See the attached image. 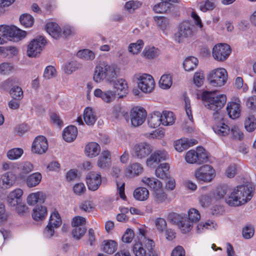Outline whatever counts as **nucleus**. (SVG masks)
Segmentation results:
<instances>
[{
	"label": "nucleus",
	"mask_w": 256,
	"mask_h": 256,
	"mask_svg": "<svg viewBox=\"0 0 256 256\" xmlns=\"http://www.w3.org/2000/svg\"><path fill=\"white\" fill-rule=\"evenodd\" d=\"M96 82L105 80L116 88L124 92L126 90V82L122 78L116 79V74L114 66L108 64L106 62H100L96 66L93 77Z\"/></svg>",
	"instance_id": "1"
},
{
	"label": "nucleus",
	"mask_w": 256,
	"mask_h": 256,
	"mask_svg": "<svg viewBox=\"0 0 256 256\" xmlns=\"http://www.w3.org/2000/svg\"><path fill=\"white\" fill-rule=\"evenodd\" d=\"M252 188L248 185L241 184L230 190L225 197V202L230 206H238L250 201L253 196Z\"/></svg>",
	"instance_id": "2"
},
{
	"label": "nucleus",
	"mask_w": 256,
	"mask_h": 256,
	"mask_svg": "<svg viewBox=\"0 0 256 256\" xmlns=\"http://www.w3.org/2000/svg\"><path fill=\"white\" fill-rule=\"evenodd\" d=\"M202 99L204 106L214 112V118L219 114L220 111L226 104L227 98L224 94H217L214 91H205L202 94Z\"/></svg>",
	"instance_id": "3"
},
{
	"label": "nucleus",
	"mask_w": 256,
	"mask_h": 256,
	"mask_svg": "<svg viewBox=\"0 0 256 256\" xmlns=\"http://www.w3.org/2000/svg\"><path fill=\"white\" fill-rule=\"evenodd\" d=\"M140 232L143 236V244L136 242L132 246V251L135 256H157L154 250L155 244L153 240L144 236V230H140Z\"/></svg>",
	"instance_id": "4"
},
{
	"label": "nucleus",
	"mask_w": 256,
	"mask_h": 256,
	"mask_svg": "<svg viewBox=\"0 0 256 256\" xmlns=\"http://www.w3.org/2000/svg\"><path fill=\"white\" fill-rule=\"evenodd\" d=\"M26 32L15 26H0V44L8 40L17 42L25 37Z\"/></svg>",
	"instance_id": "5"
},
{
	"label": "nucleus",
	"mask_w": 256,
	"mask_h": 256,
	"mask_svg": "<svg viewBox=\"0 0 256 256\" xmlns=\"http://www.w3.org/2000/svg\"><path fill=\"white\" fill-rule=\"evenodd\" d=\"M114 90H108L105 92H103L100 88H96L94 91V95L97 98H100L103 102L106 103H111L114 100L116 96H118V98H122L125 97L128 92V87L126 84V92H122L118 88H116L114 86Z\"/></svg>",
	"instance_id": "6"
},
{
	"label": "nucleus",
	"mask_w": 256,
	"mask_h": 256,
	"mask_svg": "<svg viewBox=\"0 0 256 256\" xmlns=\"http://www.w3.org/2000/svg\"><path fill=\"white\" fill-rule=\"evenodd\" d=\"M195 33V26L191 22H183L180 24L178 31L175 34V40L178 43H180L182 42L184 39L192 37Z\"/></svg>",
	"instance_id": "7"
},
{
	"label": "nucleus",
	"mask_w": 256,
	"mask_h": 256,
	"mask_svg": "<svg viewBox=\"0 0 256 256\" xmlns=\"http://www.w3.org/2000/svg\"><path fill=\"white\" fill-rule=\"evenodd\" d=\"M168 219L177 226L183 234H186L192 230V222H188L186 214L172 212L168 214Z\"/></svg>",
	"instance_id": "8"
},
{
	"label": "nucleus",
	"mask_w": 256,
	"mask_h": 256,
	"mask_svg": "<svg viewBox=\"0 0 256 256\" xmlns=\"http://www.w3.org/2000/svg\"><path fill=\"white\" fill-rule=\"evenodd\" d=\"M210 84L214 86H222L226 82L228 73L224 68H218L212 70L208 76Z\"/></svg>",
	"instance_id": "9"
},
{
	"label": "nucleus",
	"mask_w": 256,
	"mask_h": 256,
	"mask_svg": "<svg viewBox=\"0 0 256 256\" xmlns=\"http://www.w3.org/2000/svg\"><path fill=\"white\" fill-rule=\"evenodd\" d=\"M185 159L190 164H200L208 160V155L204 148L198 146L196 150H190L188 152Z\"/></svg>",
	"instance_id": "10"
},
{
	"label": "nucleus",
	"mask_w": 256,
	"mask_h": 256,
	"mask_svg": "<svg viewBox=\"0 0 256 256\" xmlns=\"http://www.w3.org/2000/svg\"><path fill=\"white\" fill-rule=\"evenodd\" d=\"M194 176L198 180L210 182L215 176V170L210 165H203L196 170Z\"/></svg>",
	"instance_id": "11"
},
{
	"label": "nucleus",
	"mask_w": 256,
	"mask_h": 256,
	"mask_svg": "<svg viewBox=\"0 0 256 256\" xmlns=\"http://www.w3.org/2000/svg\"><path fill=\"white\" fill-rule=\"evenodd\" d=\"M46 40L43 36L32 40L28 46L27 55L29 57H36L46 45Z\"/></svg>",
	"instance_id": "12"
},
{
	"label": "nucleus",
	"mask_w": 256,
	"mask_h": 256,
	"mask_svg": "<svg viewBox=\"0 0 256 256\" xmlns=\"http://www.w3.org/2000/svg\"><path fill=\"white\" fill-rule=\"evenodd\" d=\"M136 79L138 80V88L145 93H149L154 89L155 82L152 76L148 74H143L138 75Z\"/></svg>",
	"instance_id": "13"
},
{
	"label": "nucleus",
	"mask_w": 256,
	"mask_h": 256,
	"mask_svg": "<svg viewBox=\"0 0 256 256\" xmlns=\"http://www.w3.org/2000/svg\"><path fill=\"white\" fill-rule=\"evenodd\" d=\"M231 53L230 46L226 44H216L212 49V56L214 60L224 62L228 58Z\"/></svg>",
	"instance_id": "14"
},
{
	"label": "nucleus",
	"mask_w": 256,
	"mask_h": 256,
	"mask_svg": "<svg viewBox=\"0 0 256 256\" xmlns=\"http://www.w3.org/2000/svg\"><path fill=\"white\" fill-rule=\"evenodd\" d=\"M146 115V112L144 108H133L130 112L132 124L135 127L142 125L145 121Z\"/></svg>",
	"instance_id": "15"
},
{
	"label": "nucleus",
	"mask_w": 256,
	"mask_h": 256,
	"mask_svg": "<svg viewBox=\"0 0 256 256\" xmlns=\"http://www.w3.org/2000/svg\"><path fill=\"white\" fill-rule=\"evenodd\" d=\"M152 151L151 146L146 142L136 144L132 148L133 154L138 158H143L148 156Z\"/></svg>",
	"instance_id": "16"
},
{
	"label": "nucleus",
	"mask_w": 256,
	"mask_h": 256,
	"mask_svg": "<svg viewBox=\"0 0 256 256\" xmlns=\"http://www.w3.org/2000/svg\"><path fill=\"white\" fill-rule=\"evenodd\" d=\"M169 158L168 152L165 150H158L152 153L146 160V164L150 168H154L160 162Z\"/></svg>",
	"instance_id": "17"
},
{
	"label": "nucleus",
	"mask_w": 256,
	"mask_h": 256,
	"mask_svg": "<svg viewBox=\"0 0 256 256\" xmlns=\"http://www.w3.org/2000/svg\"><path fill=\"white\" fill-rule=\"evenodd\" d=\"M86 184L90 190L95 191L102 183V178L100 174L94 172H90L86 176Z\"/></svg>",
	"instance_id": "18"
},
{
	"label": "nucleus",
	"mask_w": 256,
	"mask_h": 256,
	"mask_svg": "<svg viewBox=\"0 0 256 256\" xmlns=\"http://www.w3.org/2000/svg\"><path fill=\"white\" fill-rule=\"evenodd\" d=\"M226 108L229 117L232 119L235 120L240 116L242 110L238 99L228 102Z\"/></svg>",
	"instance_id": "19"
},
{
	"label": "nucleus",
	"mask_w": 256,
	"mask_h": 256,
	"mask_svg": "<svg viewBox=\"0 0 256 256\" xmlns=\"http://www.w3.org/2000/svg\"><path fill=\"white\" fill-rule=\"evenodd\" d=\"M48 143L46 138L42 136H37L32 146V151L38 154H42L46 151Z\"/></svg>",
	"instance_id": "20"
},
{
	"label": "nucleus",
	"mask_w": 256,
	"mask_h": 256,
	"mask_svg": "<svg viewBox=\"0 0 256 256\" xmlns=\"http://www.w3.org/2000/svg\"><path fill=\"white\" fill-rule=\"evenodd\" d=\"M23 191L17 188L10 192L7 196V202L10 206H15L16 204L22 201Z\"/></svg>",
	"instance_id": "21"
},
{
	"label": "nucleus",
	"mask_w": 256,
	"mask_h": 256,
	"mask_svg": "<svg viewBox=\"0 0 256 256\" xmlns=\"http://www.w3.org/2000/svg\"><path fill=\"white\" fill-rule=\"evenodd\" d=\"M46 29L48 33L53 38L58 39L62 36V30L56 22H50L46 24Z\"/></svg>",
	"instance_id": "22"
},
{
	"label": "nucleus",
	"mask_w": 256,
	"mask_h": 256,
	"mask_svg": "<svg viewBox=\"0 0 256 256\" xmlns=\"http://www.w3.org/2000/svg\"><path fill=\"white\" fill-rule=\"evenodd\" d=\"M100 150V146L96 142H90L88 144L85 146L86 154L90 158L97 156Z\"/></svg>",
	"instance_id": "23"
},
{
	"label": "nucleus",
	"mask_w": 256,
	"mask_h": 256,
	"mask_svg": "<svg viewBox=\"0 0 256 256\" xmlns=\"http://www.w3.org/2000/svg\"><path fill=\"white\" fill-rule=\"evenodd\" d=\"M77 134V128L74 126H70L64 130L62 137L65 141L72 142L76 138Z\"/></svg>",
	"instance_id": "24"
},
{
	"label": "nucleus",
	"mask_w": 256,
	"mask_h": 256,
	"mask_svg": "<svg viewBox=\"0 0 256 256\" xmlns=\"http://www.w3.org/2000/svg\"><path fill=\"white\" fill-rule=\"evenodd\" d=\"M47 214V209L44 206L37 204L33 210L32 216L35 220H42Z\"/></svg>",
	"instance_id": "25"
},
{
	"label": "nucleus",
	"mask_w": 256,
	"mask_h": 256,
	"mask_svg": "<svg viewBox=\"0 0 256 256\" xmlns=\"http://www.w3.org/2000/svg\"><path fill=\"white\" fill-rule=\"evenodd\" d=\"M15 178L11 172H6L2 175L0 180V185L2 188L6 189L14 184Z\"/></svg>",
	"instance_id": "26"
},
{
	"label": "nucleus",
	"mask_w": 256,
	"mask_h": 256,
	"mask_svg": "<svg viewBox=\"0 0 256 256\" xmlns=\"http://www.w3.org/2000/svg\"><path fill=\"white\" fill-rule=\"evenodd\" d=\"M44 200L43 193L38 192L29 194L27 198V202L30 205H34L36 204H40L44 202Z\"/></svg>",
	"instance_id": "27"
},
{
	"label": "nucleus",
	"mask_w": 256,
	"mask_h": 256,
	"mask_svg": "<svg viewBox=\"0 0 256 256\" xmlns=\"http://www.w3.org/2000/svg\"><path fill=\"white\" fill-rule=\"evenodd\" d=\"M110 164V154L108 150L102 152L98 161V166L99 168L104 169L108 168Z\"/></svg>",
	"instance_id": "28"
},
{
	"label": "nucleus",
	"mask_w": 256,
	"mask_h": 256,
	"mask_svg": "<svg viewBox=\"0 0 256 256\" xmlns=\"http://www.w3.org/2000/svg\"><path fill=\"white\" fill-rule=\"evenodd\" d=\"M142 181L144 184L148 186L154 192L160 190L162 187V182L154 178L144 177Z\"/></svg>",
	"instance_id": "29"
},
{
	"label": "nucleus",
	"mask_w": 256,
	"mask_h": 256,
	"mask_svg": "<svg viewBox=\"0 0 256 256\" xmlns=\"http://www.w3.org/2000/svg\"><path fill=\"white\" fill-rule=\"evenodd\" d=\"M42 176L38 172L29 175L26 178V182L28 188H33L38 186L41 182Z\"/></svg>",
	"instance_id": "30"
},
{
	"label": "nucleus",
	"mask_w": 256,
	"mask_h": 256,
	"mask_svg": "<svg viewBox=\"0 0 256 256\" xmlns=\"http://www.w3.org/2000/svg\"><path fill=\"white\" fill-rule=\"evenodd\" d=\"M143 168L139 163H134L128 166L126 170V174L128 176H133L140 174L142 172Z\"/></svg>",
	"instance_id": "31"
},
{
	"label": "nucleus",
	"mask_w": 256,
	"mask_h": 256,
	"mask_svg": "<svg viewBox=\"0 0 256 256\" xmlns=\"http://www.w3.org/2000/svg\"><path fill=\"white\" fill-rule=\"evenodd\" d=\"M170 165L168 163H162L156 168L155 174L158 178L162 179L168 178V171Z\"/></svg>",
	"instance_id": "32"
},
{
	"label": "nucleus",
	"mask_w": 256,
	"mask_h": 256,
	"mask_svg": "<svg viewBox=\"0 0 256 256\" xmlns=\"http://www.w3.org/2000/svg\"><path fill=\"white\" fill-rule=\"evenodd\" d=\"M230 192L229 186L226 184L219 186L217 187L214 194V198L216 200H218L228 196Z\"/></svg>",
	"instance_id": "33"
},
{
	"label": "nucleus",
	"mask_w": 256,
	"mask_h": 256,
	"mask_svg": "<svg viewBox=\"0 0 256 256\" xmlns=\"http://www.w3.org/2000/svg\"><path fill=\"white\" fill-rule=\"evenodd\" d=\"M161 124H162L161 114L159 112H154L150 117L148 118V124L151 128H157Z\"/></svg>",
	"instance_id": "34"
},
{
	"label": "nucleus",
	"mask_w": 256,
	"mask_h": 256,
	"mask_svg": "<svg viewBox=\"0 0 256 256\" xmlns=\"http://www.w3.org/2000/svg\"><path fill=\"white\" fill-rule=\"evenodd\" d=\"M133 195L136 200L142 201L148 198L149 192L146 188L140 187L134 190Z\"/></svg>",
	"instance_id": "35"
},
{
	"label": "nucleus",
	"mask_w": 256,
	"mask_h": 256,
	"mask_svg": "<svg viewBox=\"0 0 256 256\" xmlns=\"http://www.w3.org/2000/svg\"><path fill=\"white\" fill-rule=\"evenodd\" d=\"M84 120L86 124L88 126H92L95 123L96 118L92 108H87L84 110Z\"/></svg>",
	"instance_id": "36"
},
{
	"label": "nucleus",
	"mask_w": 256,
	"mask_h": 256,
	"mask_svg": "<svg viewBox=\"0 0 256 256\" xmlns=\"http://www.w3.org/2000/svg\"><path fill=\"white\" fill-rule=\"evenodd\" d=\"M103 250L108 254L114 253L117 250V242L113 240H106L103 242Z\"/></svg>",
	"instance_id": "37"
},
{
	"label": "nucleus",
	"mask_w": 256,
	"mask_h": 256,
	"mask_svg": "<svg viewBox=\"0 0 256 256\" xmlns=\"http://www.w3.org/2000/svg\"><path fill=\"white\" fill-rule=\"evenodd\" d=\"M244 128L248 132H252L256 129V118L253 115H249L244 122Z\"/></svg>",
	"instance_id": "38"
},
{
	"label": "nucleus",
	"mask_w": 256,
	"mask_h": 256,
	"mask_svg": "<svg viewBox=\"0 0 256 256\" xmlns=\"http://www.w3.org/2000/svg\"><path fill=\"white\" fill-rule=\"evenodd\" d=\"M212 128L215 133L221 136H226L228 135L230 132L229 126L224 123L218 124L214 126Z\"/></svg>",
	"instance_id": "39"
},
{
	"label": "nucleus",
	"mask_w": 256,
	"mask_h": 256,
	"mask_svg": "<svg viewBox=\"0 0 256 256\" xmlns=\"http://www.w3.org/2000/svg\"><path fill=\"white\" fill-rule=\"evenodd\" d=\"M198 62V60L194 56L187 58L183 63L184 68L186 71L192 70L196 68Z\"/></svg>",
	"instance_id": "40"
},
{
	"label": "nucleus",
	"mask_w": 256,
	"mask_h": 256,
	"mask_svg": "<svg viewBox=\"0 0 256 256\" xmlns=\"http://www.w3.org/2000/svg\"><path fill=\"white\" fill-rule=\"evenodd\" d=\"M162 124L164 126L172 124L175 120L174 114L172 112L164 111L161 114Z\"/></svg>",
	"instance_id": "41"
},
{
	"label": "nucleus",
	"mask_w": 256,
	"mask_h": 256,
	"mask_svg": "<svg viewBox=\"0 0 256 256\" xmlns=\"http://www.w3.org/2000/svg\"><path fill=\"white\" fill-rule=\"evenodd\" d=\"M76 56L85 60H92L95 58L96 54L91 50L84 49L78 50Z\"/></svg>",
	"instance_id": "42"
},
{
	"label": "nucleus",
	"mask_w": 256,
	"mask_h": 256,
	"mask_svg": "<svg viewBox=\"0 0 256 256\" xmlns=\"http://www.w3.org/2000/svg\"><path fill=\"white\" fill-rule=\"evenodd\" d=\"M144 56L148 59H153L160 54V50L155 47H146L143 51Z\"/></svg>",
	"instance_id": "43"
},
{
	"label": "nucleus",
	"mask_w": 256,
	"mask_h": 256,
	"mask_svg": "<svg viewBox=\"0 0 256 256\" xmlns=\"http://www.w3.org/2000/svg\"><path fill=\"white\" fill-rule=\"evenodd\" d=\"M62 223V219L59 214L58 212H55L52 214L48 224L56 228L61 225Z\"/></svg>",
	"instance_id": "44"
},
{
	"label": "nucleus",
	"mask_w": 256,
	"mask_h": 256,
	"mask_svg": "<svg viewBox=\"0 0 256 256\" xmlns=\"http://www.w3.org/2000/svg\"><path fill=\"white\" fill-rule=\"evenodd\" d=\"M20 22L22 25L24 27L30 28L33 25L34 18L30 14H24L20 16Z\"/></svg>",
	"instance_id": "45"
},
{
	"label": "nucleus",
	"mask_w": 256,
	"mask_h": 256,
	"mask_svg": "<svg viewBox=\"0 0 256 256\" xmlns=\"http://www.w3.org/2000/svg\"><path fill=\"white\" fill-rule=\"evenodd\" d=\"M159 84L162 89L169 88L172 84V78L170 74H164L162 76Z\"/></svg>",
	"instance_id": "46"
},
{
	"label": "nucleus",
	"mask_w": 256,
	"mask_h": 256,
	"mask_svg": "<svg viewBox=\"0 0 256 256\" xmlns=\"http://www.w3.org/2000/svg\"><path fill=\"white\" fill-rule=\"evenodd\" d=\"M162 2L156 5L153 8V10L157 13H163L167 11L170 8L171 4L166 2L164 0H162Z\"/></svg>",
	"instance_id": "47"
},
{
	"label": "nucleus",
	"mask_w": 256,
	"mask_h": 256,
	"mask_svg": "<svg viewBox=\"0 0 256 256\" xmlns=\"http://www.w3.org/2000/svg\"><path fill=\"white\" fill-rule=\"evenodd\" d=\"M144 42L142 40H138L135 43H132L129 45L128 50L133 54H137L144 46Z\"/></svg>",
	"instance_id": "48"
},
{
	"label": "nucleus",
	"mask_w": 256,
	"mask_h": 256,
	"mask_svg": "<svg viewBox=\"0 0 256 256\" xmlns=\"http://www.w3.org/2000/svg\"><path fill=\"white\" fill-rule=\"evenodd\" d=\"M188 222H192V227L193 222H198L200 218L198 211L195 208H191L188 212Z\"/></svg>",
	"instance_id": "49"
},
{
	"label": "nucleus",
	"mask_w": 256,
	"mask_h": 256,
	"mask_svg": "<svg viewBox=\"0 0 256 256\" xmlns=\"http://www.w3.org/2000/svg\"><path fill=\"white\" fill-rule=\"evenodd\" d=\"M215 8L214 0H205L200 4V9L203 12L212 10Z\"/></svg>",
	"instance_id": "50"
},
{
	"label": "nucleus",
	"mask_w": 256,
	"mask_h": 256,
	"mask_svg": "<svg viewBox=\"0 0 256 256\" xmlns=\"http://www.w3.org/2000/svg\"><path fill=\"white\" fill-rule=\"evenodd\" d=\"M18 168L22 174H27L33 170L34 166L30 162H26L20 164Z\"/></svg>",
	"instance_id": "51"
},
{
	"label": "nucleus",
	"mask_w": 256,
	"mask_h": 256,
	"mask_svg": "<svg viewBox=\"0 0 256 256\" xmlns=\"http://www.w3.org/2000/svg\"><path fill=\"white\" fill-rule=\"evenodd\" d=\"M23 154V150L20 148H14L10 150L7 154L10 160H14L18 158Z\"/></svg>",
	"instance_id": "52"
},
{
	"label": "nucleus",
	"mask_w": 256,
	"mask_h": 256,
	"mask_svg": "<svg viewBox=\"0 0 256 256\" xmlns=\"http://www.w3.org/2000/svg\"><path fill=\"white\" fill-rule=\"evenodd\" d=\"M154 201L158 204L162 203L167 199L166 194L160 190L154 191Z\"/></svg>",
	"instance_id": "53"
},
{
	"label": "nucleus",
	"mask_w": 256,
	"mask_h": 256,
	"mask_svg": "<svg viewBox=\"0 0 256 256\" xmlns=\"http://www.w3.org/2000/svg\"><path fill=\"white\" fill-rule=\"evenodd\" d=\"M86 226H76L72 231V236L77 240L80 239L86 232Z\"/></svg>",
	"instance_id": "54"
},
{
	"label": "nucleus",
	"mask_w": 256,
	"mask_h": 256,
	"mask_svg": "<svg viewBox=\"0 0 256 256\" xmlns=\"http://www.w3.org/2000/svg\"><path fill=\"white\" fill-rule=\"evenodd\" d=\"M10 93L12 97L15 100L21 99L23 95L22 89L18 86L13 87L10 90Z\"/></svg>",
	"instance_id": "55"
},
{
	"label": "nucleus",
	"mask_w": 256,
	"mask_h": 256,
	"mask_svg": "<svg viewBox=\"0 0 256 256\" xmlns=\"http://www.w3.org/2000/svg\"><path fill=\"white\" fill-rule=\"evenodd\" d=\"M80 66V64L76 61H72L65 66V71L68 74H71Z\"/></svg>",
	"instance_id": "56"
},
{
	"label": "nucleus",
	"mask_w": 256,
	"mask_h": 256,
	"mask_svg": "<svg viewBox=\"0 0 256 256\" xmlns=\"http://www.w3.org/2000/svg\"><path fill=\"white\" fill-rule=\"evenodd\" d=\"M254 230L251 225L246 226L242 230V236L246 239L251 238L254 234Z\"/></svg>",
	"instance_id": "57"
},
{
	"label": "nucleus",
	"mask_w": 256,
	"mask_h": 256,
	"mask_svg": "<svg viewBox=\"0 0 256 256\" xmlns=\"http://www.w3.org/2000/svg\"><path fill=\"white\" fill-rule=\"evenodd\" d=\"M86 220L85 218L80 216H76L73 218L72 221V226L74 228L76 226H85Z\"/></svg>",
	"instance_id": "58"
},
{
	"label": "nucleus",
	"mask_w": 256,
	"mask_h": 256,
	"mask_svg": "<svg viewBox=\"0 0 256 256\" xmlns=\"http://www.w3.org/2000/svg\"><path fill=\"white\" fill-rule=\"evenodd\" d=\"M199 202L202 206H208L212 202L211 196L208 194L202 195L199 197Z\"/></svg>",
	"instance_id": "59"
},
{
	"label": "nucleus",
	"mask_w": 256,
	"mask_h": 256,
	"mask_svg": "<svg viewBox=\"0 0 256 256\" xmlns=\"http://www.w3.org/2000/svg\"><path fill=\"white\" fill-rule=\"evenodd\" d=\"M56 73V70L54 66H48L44 71V78L46 80L50 79L54 76Z\"/></svg>",
	"instance_id": "60"
},
{
	"label": "nucleus",
	"mask_w": 256,
	"mask_h": 256,
	"mask_svg": "<svg viewBox=\"0 0 256 256\" xmlns=\"http://www.w3.org/2000/svg\"><path fill=\"white\" fill-rule=\"evenodd\" d=\"M140 6V4L138 2L130 0L126 3L124 8L129 12H132Z\"/></svg>",
	"instance_id": "61"
},
{
	"label": "nucleus",
	"mask_w": 256,
	"mask_h": 256,
	"mask_svg": "<svg viewBox=\"0 0 256 256\" xmlns=\"http://www.w3.org/2000/svg\"><path fill=\"white\" fill-rule=\"evenodd\" d=\"M188 140H185L184 139L178 140L174 145L175 149L178 152H182L188 148V146L186 144Z\"/></svg>",
	"instance_id": "62"
},
{
	"label": "nucleus",
	"mask_w": 256,
	"mask_h": 256,
	"mask_svg": "<svg viewBox=\"0 0 256 256\" xmlns=\"http://www.w3.org/2000/svg\"><path fill=\"white\" fill-rule=\"evenodd\" d=\"M155 224L157 230L160 232H163L167 226L166 220L162 218H157Z\"/></svg>",
	"instance_id": "63"
},
{
	"label": "nucleus",
	"mask_w": 256,
	"mask_h": 256,
	"mask_svg": "<svg viewBox=\"0 0 256 256\" xmlns=\"http://www.w3.org/2000/svg\"><path fill=\"white\" fill-rule=\"evenodd\" d=\"M247 108L256 112V96L248 97L246 102Z\"/></svg>",
	"instance_id": "64"
}]
</instances>
